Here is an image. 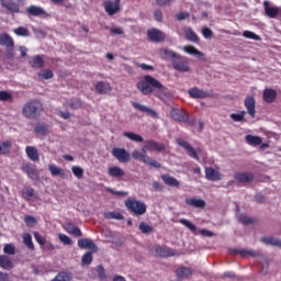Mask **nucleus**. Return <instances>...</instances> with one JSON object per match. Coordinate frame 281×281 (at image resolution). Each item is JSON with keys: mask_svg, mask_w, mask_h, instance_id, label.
<instances>
[{"mask_svg": "<svg viewBox=\"0 0 281 281\" xmlns=\"http://www.w3.org/2000/svg\"><path fill=\"white\" fill-rule=\"evenodd\" d=\"M10 148H12V142L4 140L0 143V155H8V153H10Z\"/></svg>", "mask_w": 281, "mask_h": 281, "instance_id": "obj_45", "label": "nucleus"}, {"mask_svg": "<svg viewBox=\"0 0 281 281\" xmlns=\"http://www.w3.org/2000/svg\"><path fill=\"white\" fill-rule=\"evenodd\" d=\"M52 281H71V273L61 271Z\"/></svg>", "mask_w": 281, "mask_h": 281, "instance_id": "obj_47", "label": "nucleus"}, {"mask_svg": "<svg viewBox=\"0 0 281 281\" xmlns=\"http://www.w3.org/2000/svg\"><path fill=\"white\" fill-rule=\"evenodd\" d=\"M246 142L249 146H260L262 144V138L260 136L246 135Z\"/></svg>", "mask_w": 281, "mask_h": 281, "instance_id": "obj_38", "label": "nucleus"}, {"mask_svg": "<svg viewBox=\"0 0 281 281\" xmlns=\"http://www.w3.org/2000/svg\"><path fill=\"white\" fill-rule=\"evenodd\" d=\"M237 254H239L240 256H251L252 258L260 256V252L256 250H245V249L237 250Z\"/></svg>", "mask_w": 281, "mask_h": 281, "instance_id": "obj_54", "label": "nucleus"}, {"mask_svg": "<svg viewBox=\"0 0 281 281\" xmlns=\"http://www.w3.org/2000/svg\"><path fill=\"white\" fill-rule=\"evenodd\" d=\"M132 106L134 109H136L137 111H140L142 113H146L150 117H157V112H155V110H153V109H150L148 106L142 105V104L137 103V102H133Z\"/></svg>", "mask_w": 281, "mask_h": 281, "instance_id": "obj_21", "label": "nucleus"}, {"mask_svg": "<svg viewBox=\"0 0 281 281\" xmlns=\"http://www.w3.org/2000/svg\"><path fill=\"white\" fill-rule=\"evenodd\" d=\"M124 137H127V139H131L132 142H136L138 144H140L142 142H144V137H142L138 134H135L133 132H125Z\"/></svg>", "mask_w": 281, "mask_h": 281, "instance_id": "obj_41", "label": "nucleus"}, {"mask_svg": "<svg viewBox=\"0 0 281 281\" xmlns=\"http://www.w3.org/2000/svg\"><path fill=\"white\" fill-rule=\"evenodd\" d=\"M202 36H204V38H211L214 36V32H212L210 27L204 26L202 27Z\"/></svg>", "mask_w": 281, "mask_h": 281, "instance_id": "obj_62", "label": "nucleus"}, {"mask_svg": "<svg viewBox=\"0 0 281 281\" xmlns=\"http://www.w3.org/2000/svg\"><path fill=\"white\" fill-rule=\"evenodd\" d=\"M145 164H147V166H151L153 168H161V164L150 158L149 156H147V158L145 159Z\"/></svg>", "mask_w": 281, "mask_h": 281, "instance_id": "obj_58", "label": "nucleus"}, {"mask_svg": "<svg viewBox=\"0 0 281 281\" xmlns=\"http://www.w3.org/2000/svg\"><path fill=\"white\" fill-rule=\"evenodd\" d=\"M179 223L181 225H184V227H187V229L189 232H191L192 234H196V225L192 224V222L186 220V218H180Z\"/></svg>", "mask_w": 281, "mask_h": 281, "instance_id": "obj_42", "label": "nucleus"}, {"mask_svg": "<svg viewBox=\"0 0 281 281\" xmlns=\"http://www.w3.org/2000/svg\"><path fill=\"white\" fill-rule=\"evenodd\" d=\"M138 228L142 234H150L153 232V226L146 224V222H140Z\"/></svg>", "mask_w": 281, "mask_h": 281, "instance_id": "obj_53", "label": "nucleus"}, {"mask_svg": "<svg viewBox=\"0 0 281 281\" xmlns=\"http://www.w3.org/2000/svg\"><path fill=\"white\" fill-rule=\"evenodd\" d=\"M0 267L1 269H5L7 271H10V269H14V263L12 262V259L5 255L0 256Z\"/></svg>", "mask_w": 281, "mask_h": 281, "instance_id": "obj_30", "label": "nucleus"}, {"mask_svg": "<svg viewBox=\"0 0 281 281\" xmlns=\"http://www.w3.org/2000/svg\"><path fill=\"white\" fill-rule=\"evenodd\" d=\"M58 238L60 243H64L65 245H72L74 243V240H71L70 237L65 234H59Z\"/></svg>", "mask_w": 281, "mask_h": 281, "instance_id": "obj_61", "label": "nucleus"}, {"mask_svg": "<svg viewBox=\"0 0 281 281\" xmlns=\"http://www.w3.org/2000/svg\"><path fill=\"white\" fill-rule=\"evenodd\" d=\"M161 180L166 186H169L170 188H179V180L170 175H162Z\"/></svg>", "mask_w": 281, "mask_h": 281, "instance_id": "obj_32", "label": "nucleus"}, {"mask_svg": "<svg viewBox=\"0 0 281 281\" xmlns=\"http://www.w3.org/2000/svg\"><path fill=\"white\" fill-rule=\"evenodd\" d=\"M159 55L161 56V58L164 60H171L172 61V60L176 59V57L179 54H177V53H175V52H172V50H170L168 48H162V49L159 50Z\"/></svg>", "mask_w": 281, "mask_h": 281, "instance_id": "obj_35", "label": "nucleus"}, {"mask_svg": "<svg viewBox=\"0 0 281 281\" xmlns=\"http://www.w3.org/2000/svg\"><path fill=\"white\" fill-rule=\"evenodd\" d=\"M112 156L114 159H117L120 164H128V161H131V154L124 148L114 147L112 149Z\"/></svg>", "mask_w": 281, "mask_h": 281, "instance_id": "obj_6", "label": "nucleus"}, {"mask_svg": "<svg viewBox=\"0 0 281 281\" xmlns=\"http://www.w3.org/2000/svg\"><path fill=\"white\" fill-rule=\"evenodd\" d=\"M184 36L187 41H191V43H199V36L196 33H194V31H192V29H186Z\"/></svg>", "mask_w": 281, "mask_h": 281, "instance_id": "obj_40", "label": "nucleus"}, {"mask_svg": "<svg viewBox=\"0 0 281 281\" xmlns=\"http://www.w3.org/2000/svg\"><path fill=\"white\" fill-rule=\"evenodd\" d=\"M93 262V252L88 251L86 252L82 258H81V263L82 265H91Z\"/></svg>", "mask_w": 281, "mask_h": 281, "instance_id": "obj_49", "label": "nucleus"}, {"mask_svg": "<svg viewBox=\"0 0 281 281\" xmlns=\"http://www.w3.org/2000/svg\"><path fill=\"white\" fill-rule=\"evenodd\" d=\"M21 170L32 181H36V179H38V169H36V165H33L32 162H24L21 167Z\"/></svg>", "mask_w": 281, "mask_h": 281, "instance_id": "obj_9", "label": "nucleus"}, {"mask_svg": "<svg viewBox=\"0 0 281 281\" xmlns=\"http://www.w3.org/2000/svg\"><path fill=\"white\" fill-rule=\"evenodd\" d=\"M261 243L272 245L273 247H281V240L273 237H261Z\"/></svg>", "mask_w": 281, "mask_h": 281, "instance_id": "obj_43", "label": "nucleus"}, {"mask_svg": "<svg viewBox=\"0 0 281 281\" xmlns=\"http://www.w3.org/2000/svg\"><path fill=\"white\" fill-rule=\"evenodd\" d=\"M21 195L24 201H36L38 199V193L32 187H23Z\"/></svg>", "mask_w": 281, "mask_h": 281, "instance_id": "obj_15", "label": "nucleus"}, {"mask_svg": "<svg viewBox=\"0 0 281 281\" xmlns=\"http://www.w3.org/2000/svg\"><path fill=\"white\" fill-rule=\"evenodd\" d=\"M34 133L36 135H47V125H45V124H37L34 127Z\"/></svg>", "mask_w": 281, "mask_h": 281, "instance_id": "obj_48", "label": "nucleus"}, {"mask_svg": "<svg viewBox=\"0 0 281 281\" xmlns=\"http://www.w3.org/2000/svg\"><path fill=\"white\" fill-rule=\"evenodd\" d=\"M244 105L247 109V113L250 117H256V99L254 97H246Z\"/></svg>", "mask_w": 281, "mask_h": 281, "instance_id": "obj_14", "label": "nucleus"}, {"mask_svg": "<svg viewBox=\"0 0 281 281\" xmlns=\"http://www.w3.org/2000/svg\"><path fill=\"white\" fill-rule=\"evenodd\" d=\"M23 244L25 245L29 251H34L36 248L34 246V241L32 240V234L25 233L22 235Z\"/></svg>", "mask_w": 281, "mask_h": 281, "instance_id": "obj_37", "label": "nucleus"}, {"mask_svg": "<svg viewBox=\"0 0 281 281\" xmlns=\"http://www.w3.org/2000/svg\"><path fill=\"white\" fill-rule=\"evenodd\" d=\"M72 173L75 175V177H77V179H82L83 175H85V170L81 167H72Z\"/></svg>", "mask_w": 281, "mask_h": 281, "instance_id": "obj_59", "label": "nucleus"}, {"mask_svg": "<svg viewBox=\"0 0 281 281\" xmlns=\"http://www.w3.org/2000/svg\"><path fill=\"white\" fill-rule=\"evenodd\" d=\"M95 91L99 95H104V93L111 92V85L109 82L99 81L95 85Z\"/></svg>", "mask_w": 281, "mask_h": 281, "instance_id": "obj_28", "label": "nucleus"}, {"mask_svg": "<svg viewBox=\"0 0 281 281\" xmlns=\"http://www.w3.org/2000/svg\"><path fill=\"white\" fill-rule=\"evenodd\" d=\"M188 93H189L190 98H193V100H199L201 98H210V93H207L196 87L189 89Z\"/></svg>", "mask_w": 281, "mask_h": 281, "instance_id": "obj_18", "label": "nucleus"}, {"mask_svg": "<svg viewBox=\"0 0 281 281\" xmlns=\"http://www.w3.org/2000/svg\"><path fill=\"white\" fill-rule=\"evenodd\" d=\"M14 34H16V36H30V31L24 26H20L14 29Z\"/></svg>", "mask_w": 281, "mask_h": 281, "instance_id": "obj_56", "label": "nucleus"}, {"mask_svg": "<svg viewBox=\"0 0 281 281\" xmlns=\"http://www.w3.org/2000/svg\"><path fill=\"white\" fill-rule=\"evenodd\" d=\"M3 252L7 254V256H14V254H16V248L12 244H5Z\"/></svg>", "mask_w": 281, "mask_h": 281, "instance_id": "obj_50", "label": "nucleus"}, {"mask_svg": "<svg viewBox=\"0 0 281 281\" xmlns=\"http://www.w3.org/2000/svg\"><path fill=\"white\" fill-rule=\"evenodd\" d=\"M147 38L151 43H164L166 41V33L161 32L159 29H149L147 31Z\"/></svg>", "mask_w": 281, "mask_h": 281, "instance_id": "obj_10", "label": "nucleus"}, {"mask_svg": "<svg viewBox=\"0 0 281 281\" xmlns=\"http://www.w3.org/2000/svg\"><path fill=\"white\" fill-rule=\"evenodd\" d=\"M276 98H278V92L274 89L266 88L263 90L262 99L263 102H267V104H272V102H276Z\"/></svg>", "mask_w": 281, "mask_h": 281, "instance_id": "obj_17", "label": "nucleus"}, {"mask_svg": "<svg viewBox=\"0 0 281 281\" xmlns=\"http://www.w3.org/2000/svg\"><path fill=\"white\" fill-rule=\"evenodd\" d=\"M38 77L43 78V80H52L54 78V71L46 69L43 72H38Z\"/></svg>", "mask_w": 281, "mask_h": 281, "instance_id": "obj_55", "label": "nucleus"}, {"mask_svg": "<svg viewBox=\"0 0 281 281\" xmlns=\"http://www.w3.org/2000/svg\"><path fill=\"white\" fill-rule=\"evenodd\" d=\"M0 45L2 47L12 48L14 47V40H12V36H10L8 33H1L0 34Z\"/></svg>", "mask_w": 281, "mask_h": 281, "instance_id": "obj_22", "label": "nucleus"}, {"mask_svg": "<svg viewBox=\"0 0 281 281\" xmlns=\"http://www.w3.org/2000/svg\"><path fill=\"white\" fill-rule=\"evenodd\" d=\"M243 36L245 38H250L251 41H260V36L251 31H244Z\"/></svg>", "mask_w": 281, "mask_h": 281, "instance_id": "obj_57", "label": "nucleus"}, {"mask_svg": "<svg viewBox=\"0 0 281 281\" xmlns=\"http://www.w3.org/2000/svg\"><path fill=\"white\" fill-rule=\"evenodd\" d=\"M43 113V103L36 99L29 100L22 108V115L26 120H36Z\"/></svg>", "mask_w": 281, "mask_h": 281, "instance_id": "obj_1", "label": "nucleus"}, {"mask_svg": "<svg viewBox=\"0 0 281 281\" xmlns=\"http://www.w3.org/2000/svg\"><path fill=\"white\" fill-rule=\"evenodd\" d=\"M177 278H179L180 280H183L186 278H190L192 276V269L188 268V267H179L178 269H176L175 271Z\"/></svg>", "mask_w": 281, "mask_h": 281, "instance_id": "obj_27", "label": "nucleus"}, {"mask_svg": "<svg viewBox=\"0 0 281 281\" xmlns=\"http://www.w3.org/2000/svg\"><path fill=\"white\" fill-rule=\"evenodd\" d=\"M245 115H247V111H240L239 113L231 114V120L233 122H246Z\"/></svg>", "mask_w": 281, "mask_h": 281, "instance_id": "obj_46", "label": "nucleus"}, {"mask_svg": "<svg viewBox=\"0 0 281 281\" xmlns=\"http://www.w3.org/2000/svg\"><path fill=\"white\" fill-rule=\"evenodd\" d=\"M183 52H186V54H190V56H196V58H200V59L205 56V54L203 52L196 49L192 45L183 46Z\"/></svg>", "mask_w": 281, "mask_h": 281, "instance_id": "obj_31", "label": "nucleus"}, {"mask_svg": "<svg viewBox=\"0 0 281 281\" xmlns=\"http://www.w3.org/2000/svg\"><path fill=\"white\" fill-rule=\"evenodd\" d=\"M124 205L130 214L133 216H144L146 214V203L135 199H127L124 202Z\"/></svg>", "mask_w": 281, "mask_h": 281, "instance_id": "obj_3", "label": "nucleus"}, {"mask_svg": "<svg viewBox=\"0 0 281 281\" xmlns=\"http://www.w3.org/2000/svg\"><path fill=\"white\" fill-rule=\"evenodd\" d=\"M108 175H109V177H112L113 179L120 180L124 177V175H126V172H124V170L117 166H112V167H109Z\"/></svg>", "mask_w": 281, "mask_h": 281, "instance_id": "obj_20", "label": "nucleus"}, {"mask_svg": "<svg viewBox=\"0 0 281 281\" xmlns=\"http://www.w3.org/2000/svg\"><path fill=\"white\" fill-rule=\"evenodd\" d=\"M147 142V148H149V151L153 153L156 150V153H162V150H166V145L161 143H157L156 140H146Z\"/></svg>", "mask_w": 281, "mask_h": 281, "instance_id": "obj_29", "label": "nucleus"}, {"mask_svg": "<svg viewBox=\"0 0 281 281\" xmlns=\"http://www.w3.org/2000/svg\"><path fill=\"white\" fill-rule=\"evenodd\" d=\"M25 154L31 161H38V159H41V156L38 155V149H36V147L34 146H26Z\"/></svg>", "mask_w": 281, "mask_h": 281, "instance_id": "obj_24", "label": "nucleus"}, {"mask_svg": "<svg viewBox=\"0 0 281 281\" xmlns=\"http://www.w3.org/2000/svg\"><path fill=\"white\" fill-rule=\"evenodd\" d=\"M24 222L29 227H32V225H36V217L31 216V215H26L24 217Z\"/></svg>", "mask_w": 281, "mask_h": 281, "instance_id": "obj_63", "label": "nucleus"}, {"mask_svg": "<svg viewBox=\"0 0 281 281\" xmlns=\"http://www.w3.org/2000/svg\"><path fill=\"white\" fill-rule=\"evenodd\" d=\"M186 203L190 207H198V209L205 207V202L203 201V199L189 198L186 200Z\"/></svg>", "mask_w": 281, "mask_h": 281, "instance_id": "obj_34", "label": "nucleus"}, {"mask_svg": "<svg viewBox=\"0 0 281 281\" xmlns=\"http://www.w3.org/2000/svg\"><path fill=\"white\" fill-rule=\"evenodd\" d=\"M122 0H106L103 2V8L109 16H113L120 12Z\"/></svg>", "mask_w": 281, "mask_h": 281, "instance_id": "obj_5", "label": "nucleus"}, {"mask_svg": "<svg viewBox=\"0 0 281 281\" xmlns=\"http://www.w3.org/2000/svg\"><path fill=\"white\" fill-rule=\"evenodd\" d=\"M132 157H133V159H138L139 161H143V164H145L148 156H146L145 154H142L139 150L135 149L132 151Z\"/></svg>", "mask_w": 281, "mask_h": 281, "instance_id": "obj_51", "label": "nucleus"}, {"mask_svg": "<svg viewBox=\"0 0 281 281\" xmlns=\"http://www.w3.org/2000/svg\"><path fill=\"white\" fill-rule=\"evenodd\" d=\"M65 231L68 234H71V236H75V238H80V236H82V231H80V227L74 225L71 222L66 223Z\"/></svg>", "mask_w": 281, "mask_h": 281, "instance_id": "obj_19", "label": "nucleus"}, {"mask_svg": "<svg viewBox=\"0 0 281 281\" xmlns=\"http://www.w3.org/2000/svg\"><path fill=\"white\" fill-rule=\"evenodd\" d=\"M0 5L12 12V14H19L21 12V4L14 2V0H0Z\"/></svg>", "mask_w": 281, "mask_h": 281, "instance_id": "obj_12", "label": "nucleus"}, {"mask_svg": "<svg viewBox=\"0 0 281 281\" xmlns=\"http://www.w3.org/2000/svg\"><path fill=\"white\" fill-rule=\"evenodd\" d=\"M171 65L176 71H181L182 74L190 71V63L186 56L178 54L177 57L171 61Z\"/></svg>", "mask_w": 281, "mask_h": 281, "instance_id": "obj_4", "label": "nucleus"}, {"mask_svg": "<svg viewBox=\"0 0 281 281\" xmlns=\"http://www.w3.org/2000/svg\"><path fill=\"white\" fill-rule=\"evenodd\" d=\"M33 236L36 243L41 245V247L45 246V244L47 243V239L45 238V236L41 235L38 232H33Z\"/></svg>", "mask_w": 281, "mask_h": 281, "instance_id": "obj_52", "label": "nucleus"}, {"mask_svg": "<svg viewBox=\"0 0 281 281\" xmlns=\"http://www.w3.org/2000/svg\"><path fill=\"white\" fill-rule=\"evenodd\" d=\"M176 144H178V146H180L181 148H184V150H187V155H189L191 159H195L196 161H199V154H196V150H194V147L190 145V143H188L183 138H177Z\"/></svg>", "mask_w": 281, "mask_h": 281, "instance_id": "obj_8", "label": "nucleus"}, {"mask_svg": "<svg viewBox=\"0 0 281 281\" xmlns=\"http://www.w3.org/2000/svg\"><path fill=\"white\" fill-rule=\"evenodd\" d=\"M205 177L207 181H221V172H218L212 167H207L205 169Z\"/></svg>", "mask_w": 281, "mask_h": 281, "instance_id": "obj_23", "label": "nucleus"}, {"mask_svg": "<svg viewBox=\"0 0 281 281\" xmlns=\"http://www.w3.org/2000/svg\"><path fill=\"white\" fill-rule=\"evenodd\" d=\"M238 221L239 223H241L243 225H254V223H256V218L254 217H249L246 214H240L238 215Z\"/></svg>", "mask_w": 281, "mask_h": 281, "instance_id": "obj_44", "label": "nucleus"}, {"mask_svg": "<svg viewBox=\"0 0 281 281\" xmlns=\"http://www.w3.org/2000/svg\"><path fill=\"white\" fill-rule=\"evenodd\" d=\"M137 89L140 91V93H143V95H150L153 89H157V91H164V85H161L155 77L146 75L144 77V81H139L137 83Z\"/></svg>", "mask_w": 281, "mask_h": 281, "instance_id": "obj_2", "label": "nucleus"}, {"mask_svg": "<svg viewBox=\"0 0 281 281\" xmlns=\"http://www.w3.org/2000/svg\"><path fill=\"white\" fill-rule=\"evenodd\" d=\"M234 179L235 181H237V183H251V181H254L255 179V176L252 172L249 171L236 172L234 175Z\"/></svg>", "mask_w": 281, "mask_h": 281, "instance_id": "obj_13", "label": "nucleus"}, {"mask_svg": "<svg viewBox=\"0 0 281 281\" xmlns=\"http://www.w3.org/2000/svg\"><path fill=\"white\" fill-rule=\"evenodd\" d=\"M176 21H186V19H190V13L182 11L175 15Z\"/></svg>", "mask_w": 281, "mask_h": 281, "instance_id": "obj_60", "label": "nucleus"}, {"mask_svg": "<svg viewBox=\"0 0 281 281\" xmlns=\"http://www.w3.org/2000/svg\"><path fill=\"white\" fill-rule=\"evenodd\" d=\"M156 254L160 258H170V257L175 256V250H172V248L157 246Z\"/></svg>", "mask_w": 281, "mask_h": 281, "instance_id": "obj_25", "label": "nucleus"}, {"mask_svg": "<svg viewBox=\"0 0 281 281\" xmlns=\"http://www.w3.org/2000/svg\"><path fill=\"white\" fill-rule=\"evenodd\" d=\"M104 218H108V220H114V221H124V215L117 211H114V212H105L103 214Z\"/></svg>", "mask_w": 281, "mask_h": 281, "instance_id": "obj_39", "label": "nucleus"}, {"mask_svg": "<svg viewBox=\"0 0 281 281\" xmlns=\"http://www.w3.org/2000/svg\"><path fill=\"white\" fill-rule=\"evenodd\" d=\"M171 117L176 122H188L190 126H194V120H190V114L186 110H172L171 111Z\"/></svg>", "mask_w": 281, "mask_h": 281, "instance_id": "obj_7", "label": "nucleus"}, {"mask_svg": "<svg viewBox=\"0 0 281 281\" xmlns=\"http://www.w3.org/2000/svg\"><path fill=\"white\" fill-rule=\"evenodd\" d=\"M27 16H47V11L38 5H30L25 9Z\"/></svg>", "mask_w": 281, "mask_h": 281, "instance_id": "obj_16", "label": "nucleus"}, {"mask_svg": "<svg viewBox=\"0 0 281 281\" xmlns=\"http://www.w3.org/2000/svg\"><path fill=\"white\" fill-rule=\"evenodd\" d=\"M263 10L268 19H278L281 14V8L271 5V2L267 0L263 1Z\"/></svg>", "mask_w": 281, "mask_h": 281, "instance_id": "obj_11", "label": "nucleus"}, {"mask_svg": "<svg viewBox=\"0 0 281 281\" xmlns=\"http://www.w3.org/2000/svg\"><path fill=\"white\" fill-rule=\"evenodd\" d=\"M78 247L80 249H95V244L89 238H80L78 240Z\"/></svg>", "mask_w": 281, "mask_h": 281, "instance_id": "obj_36", "label": "nucleus"}, {"mask_svg": "<svg viewBox=\"0 0 281 281\" xmlns=\"http://www.w3.org/2000/svg\"><path fill=\"white\" fill-rule=\"evenodd\" d=\"M0 100H1L2 102H5V101H8V100H12V94L9 93L8 91L1 90V91H0Z\"/></svg>", "mask_w": 281, "mask_h": 281, "instance_id": "obj_64", "label": "nucleus"}, {"mask_svg": "<svg viewBox=\"0 0 281 281\" xmlns=\"http://www.w3.org/2000/svg\"><path fill=\"white\" fill-rule=\"evenodd\" d=\"M29 65L33 69H43L45 67V60L41 55H36L29 61Z\"/></svg>", "mask_w": 281, "mask_h": 281, "instance_id": "obj_26", "label": "nucleus"}, {"mask_svg": "<svg viewBox=\"0 0 281 281\" xmlns=\"http://www.w3.org/2000/svg\"><path fill=\"white\" fill-rule=\"evenodd\" d=\"M48 170L52 177H60L61 179H65L67 177L65 170H63V168L60 167H57L56 165H49Z\"/></svg>", "mask_w": 281, "mask_h": 281, "instance_id": "obj_33", "label": "nucleus"}]
</instances>
